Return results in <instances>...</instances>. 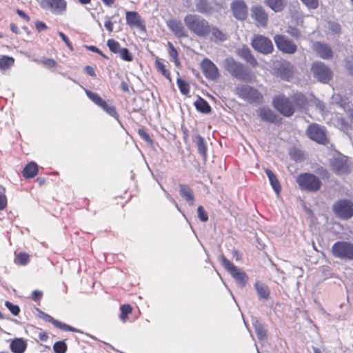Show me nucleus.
<instances>
[{"instance_id":"obj_1","label":"nucleus","mask_w":353,"mask_h":353,"mask_svg":"<svg viewBox=\"0 0 353 353\" xmlns=\"http://www.w3.org/2000/svg\"><path fill=\"white\" fill-rule=\"evenodd\" d=\"M224 69L234 78L245 82H252L256 79L254 73L249 70L242 63L233 57L223 60Z\"/></svg>"},{"instance_id":"obj_2","label":"nucleus","mask_w":353,"mask_h":353,"mask_svg":"<svg viewBox=\"0 0 353 353\" xmlns=\"http://www.w3.org/2000/svg\"><path fill=\"white\" fill-rule=\"evenodd\" d=\"M185 25L188 30L199 38L209 37L210 23L205 18L196 14H188L183 19Z\"/></svg>"},{"instance_id":"obj_3","label":"nucleus","mask_w":353,"mask_h":353,"mask_svg":"<svg viewBox=\"0 0 353 353\" xmlns=\"http://www.w3.org/2000/svg\"><path fill=\"white\" fill-rule=\"evenodd\" d=\"M219 261L241 288L245 286L248 281V276L245 272L235 266L223 254L220 256Z\"/></svg>"},{"instance_id":"obj_4","label":"nucleus","mask_w":353,"mask_h":353,"mask_svg":"<svg viewBox=\"0 0 353 353\" xmlns=\"http://www.w3.org/2000/svg\"><path fill=\"white\" fill-rule=\"evenodd\" d=\"M296 182L301 190L308 192H316L321 187V181L312 173H301L296 177Z\"/></svg>"},{"instance_id":"obj_5","label":"nucleus","mask_w":353,"mask_h":353,"mask_svg":"<svg viewBox=\"0 0 353 353\" xmlns=\"http://www.w3.org/2000/svg\"><path fill=\"white\" fill-rule=\"evenodd\" d=\"M305 134L310 140L319 144L326 145L329 143L325 126L316 123H310L305 130Z\"/></svg>"},{"instance_id":"obj_6","label":"nucleus","mask_w":353,"mask_h":353,"mask_svg":"<svg viewBox=\"0 0 353 353\" xmlns=\"http://www.w3.org/2000/svg\"><path fill=\"white\" fill-rule=\"evenodd\" d=\"M235 94L250 103H260L263 101V95L256 89L248 85H237Z\"/></svg>"},{"instance_id":"obj_7","label":"nucleus","mask_w":353,"mask_h":353,"mask_svg":"<svg viewBox=\"0 0 353 353\" xmlns=\"http://www.w3.org/2000/svg\"><path fill=\"white\" fill-rule=\"evenodd\" d=\"M332 211L338 218L347 220L353 216V202L349 199H339L333 204Z\"/></svg>"},{"instance_id":"obj_8","label":"nucleus","mask_w":353,"mask_h":353,"mask_svg":"<svg viewBox=\"0 0 353 353\" xmlns=\"http://www.w3.org/2000/svg\"><path fill=\"white\" fill-rule=\"evenodd\" d=\"M272 105L282 115L291 117L295 112V107L289 98L285 95H276L273 98Z\"/></svg>"},{"instance_id":"obj_9","label":"nucleus","mask_w":353,"mask_h":353,"mask_svg":"<svg viewBox=\"0 0 353 353\" xmlns=\"http://www.w3.org/2000/svg\"><path fill=\"white\" fill-rule=\"evenodd\" d=\"M311 71L313 76L317 80L323 83H328L333 77L332 70L324 63L314 61L311 66Z\"/></svg>"},{"instance_id":"obj_10","label":"nucleus","mask_w":353,"mask_h":353,"mask_svg":"<svg viewBox=\"0 0 353 353\" xmlns=\"http://www.w3.org/2000/svg\"><path fill=\"white\" fill-rule=\"evenodd\" d=\"M85 92L87 97L97 106L101 108L104 112H105L110 116L114 117L116 119H119V114L117 111L116 108L114 105L108 104L105 100H103L97 93L93 92L90 90L85 89Z\"/></svg>"},{"instance_id":"obj_11","label":"nucleus","mask_w":353,"mask_h":353,"mask_svg":"<svg viewBox=\"0 0 353 353\" xmlns=\"http://www.w3.org/2000/svg\"><path fill=\"white\" fill-rule=\"evenodd\" d=\"M252 47L263 54H268L273 52L274 46L271 40L261 34H254L251 41Z\"/></svg>"},{"instance_id":"obj_12","label":"nucleus","mask_w":353,"mask_h":353,"mask_svg":"<svg viewBox=\"0 0 353 353\" xmlns=\"http://www.w3.org/2000/svg\"><path fill=\"white\" fill-rule=\"evenodd\" d=\"M332 252L335 257L353 260V243L337 241L332 245Z\"/></svg>"},{"instance_id":"obj_13","label":"nucleus","mask_w":353,"mask_h":353,"mask_svg":"<svg viewBox=\"0 0 353 353\" xmlns=\"http://www.w3.org/2000/svg\"><path fill=\"white\" fill-rule=\"evenodd\" d=\"M201 71L205 77L211 81L217 80L219 77V71L216 65L209 59H203L200 64Z\"/></svg>"},{"instance_id":"obj_14","label":"nucleus","mask_w":353,"mask_h":353,"mask_svg":"<svg viewBox=\"0 0 353 353\" xmlns=\"http://www.w3.org/2000/svg\"><path fill=\"white\" fill-rule=\"evenodd\" d=\"M274 41L276 47L283 52L294 54L296 51L297 47L296 44L284 35H275L274 37Z\"/></svg>"},{"instance_id":"obj_15","label":"nucleus","mask_w":353,"mask_h":353,"mask_svg":"<svg viewBox=\"0 0 353 353\" xmlns=\"http://www.w3.org/2000/svg\"><path fill=\"white\" fill-rule=\"evenodd\" d=\"M166 26L176 37L181 39L188 37V32L181 20L176 18L169 19L166 21Z\"/></svg>"},{"instance_id":"obj_16","label":"nucleus","mask_w":353,"mask_h":353,"mask_svg":"<svg viewBox=\"0 0 353 353\" xmlns=\"http://www.w3.org/2000/svg\"><path fill=\"white\" fill-rule=\"evenodd\" d=\"M126 23L131 28H137L141 30H145V25L141 15L135 11H128L125 13Z\"/></svg>"},{"instance_id":"obj_17","label":"nucleus","mask_w":353,"mask_h":353,"mask_svg":"<svg viewBox=\"0 0 353 353\" xmlns=\"http://www.w3.org/2000/svg\"><path fill=\"white\" fill-rule=\"evenodd\" d=\"M257 114L262 121L274 124L281 123V118L268 107L260 108L257 110Z\"/></svg>"},{"instance_id":"obj_18","label":"nucleus","mask_w":353,"mask_h":353,"mask_svg":"<svg viewBox=\"0 0 353 353\" xmlns=\"http://www.w3.org/2000/svg\"><path fill=\"white\" fill-rule=\"evenodd\" d=\"M43 6L53 13L61 14L66 10L67 2L65 0H43Z\"/></svg>"},{"instance_id":"obj_19","label":"nucleus","mask_w":353,"mask_h":353,"mask_svg":"<svg viewBox=\"0 0 353 353\" xmlns=\"http://www.w3.org/2000/svg\"><path fill=\"white\" fill-rule=\"evenodd\" d=\"M252 17L257 23V26L265 28L268 25V15L261 6H254L252 8Z\"/></svg>"},{"instance_id":"obj_20","label":"nucleus","mask_w":353,"mask_h":353,"mask_svg":"<svg viewBox=\"0 0 353 353\" xmlns=\"http://www.w3.org/2000/svg\"><path fill=\"white\" fill-rule=\"evenodd\" d=\"M231 9L237 19L243 21L246 19L248 8L244 2L238 0L234 1L231 4Z\"/></svg>"},{"instance_id":"obj_21","label":"nucleus","mask_w":353,"mask_h":353,"mask_svg":"<svg viewBox=\"0 0 353 353\" xmlns=\"http://www.w3.org/2000/svg\"><path fill=\"white\" fill-rule=\"evenodd\" d=\"M314 50L319 57L323 59H331L333 57L332 49L325 43L316 42L314 44Z\"/></svg>"},{"instance_id":"obj_22","label":"nucleus","mask_w":353,"mask_h":353,"mask_svg":"<svg viewBox=\"0 0 353 353\" xmlns=\"http://www.w3.org/2000/svg\"><path fill=\"white\" fill-rule=\"evenodd\" d=\"M276 73L282 79L289 81L294 74V68L290 63L283 62L277 68Z\"/></svg>"},{"instance_id":"obj_23","label":"nucleus","mask_w":353,"mask_h":353,"mask_svg":"<svg viewBox=\"0 0 353 353\" xmlns=\"http://www.w3.org/2000/svg\"><path fill=\"white\" fill-rule=\"evenodd\" d=\"M238 55L244 59L252 67L255 68L258 66L259 63L254 56L252 54L250 49L248 46H243L237 50Z\"/></svg>"},{"instance_id":"obj_24","label":"nucleus","mask_w":353,"mask_h":353,"mask_svg":"<svg viewBox=\"0 0 353 353\" xmlns=\"http://www.w3.org/2000/svg\"><path fill=\"white\" fill-rule=\"evenodd\" d=\"M209 37L214 42H223L227 39V34L215 26L210 25Z\"/></svg>"},{"instance_id":"obj_25","label":"nucleus","mask_w":353,"mask_h":353,"mask_svg":"<svg viewBox=\"0 0 353 353\" xmlns=\"http://www.w3.org/2000/svg\"><path fill=\"white\" fill-rule=\"evenodd\" d=\"M27 348V343L22 338H16L11 341L10 349L13 353H23Z\"/></svg>"},{"instance_id":"obj_26","label":"nucleus","mask_w":353,"mask_h":353,"mask_svg":"<svg viewBox=\"0 0 353 353\" xmlns=\"http://www.w3.org/2000/svg\"><path fill=\"white\" fill-rule=\"evenodd\" d=\"M181 196L190 205H194V196L192 188L185 184H179Z\"/></svg>"},{"instance_id":"obj_27","label":"nucleus","mask_w":353,"mask_h":353,"mask_svg":"<svg viewBox=\"0 0 353 353\" xmlns=\"http://www.w3.org/2000/svg\"><path fill=\"white\" fill-rule=\"evenodd\" d=\"M44 319L53 324L56 327L59 328L64 331H71L73 332H80V331L73 327H71L70 325H68L67 324H65L58 320L54 319L53 317L50 316L49 314H45L44 315Z\"/></svg>"},{"instance_id":"obj_28","label":"nucleus","mask_w":353,"mask_h":353,"mask_svg":"<svg viewBox=\"0 0 353 353\" xmlns=\"http://www.w3.org/2000/svg\"><path fill=\"white\" fill-rule=\"evenodd\" d=\"M39 172V166L34 162L28 163L22 171L23 176L26 179H31L34 177Z\"/></svg>"},{"instance_id":"obj_29","label":"nucleus","mask_w":353,"mask_h":353,"mask_svg":"<svg viewBox=\"0 0 353 353\" xmlns=\"http://www.w3.org/2000/svg\"><path fill=\"white\" fill-rule=\"evenodd\" d=\"M196 8L199 12L204 14H210L214 10L208 0H196Z\"/></svg>"},{"instance_id":"obj_30","label":"nucleus","mask_w":353,"mask_h":353,"mask_svg":"<svg viewBox=\"0 0 353 353\" xmlns=\"http://www.w3.org/2000/svg\"><path fill=\"white\" fill-rule=\"evenodd\" d=\"M154 65L157 70L170 82H172L171 73L168 69H166V65L164 64L163 60L158 57H156Z\"/></svg>"},{"instance_id":"obj_31","label":"nucleus","mask_w":353,"mask_h":353,"mask_svg":"<svg viewBox=\"0 0 353 353\" xmlns=\"http://www.w3.org/2000/svg\"><path fill=\"white\" fill-rule=\"evenodd\" d=\"M265 3L276 12H281L286 6L285 0H265Z\"/></svg>"},{"instance_id":"obj_32","label":"nucleus","mask_w":353,"mask_h":353,"mask_svg":"<svg viewBox=\"0 0 353 353\" xmlns=\"http://www.w3.org/2000/svg\"><path fill=\"white\" fill-rule=\"evenodd\" d=\"M194 105L196 109L200 112L207 114L211 112V107L209 103L201 97H198Z\"/></svg>"},{"instance_id":"obj_33","label":"nucleus","mask_w":353,"mask_h":353,"mask_svg":"<svg viewBox=\"0 0 353 353\" xmlns=\"http://www.w3.org/2000/svg\"><path fill=\"white\" fill-rule=\"evenodd\" d=\"M195 143L197 148L198 152L201 155L203 159L206 161L207 159V147L205 143L204 139L200 136L197 135L195 137Z\"/></svg>"},{"instance_id":"obj_34","label":"nucleus","mask_w":353,"mask_h":353,"mask_svg":"<svg viewBox=\"0 0 353 353\" xmlns=\"http://www.w3.org/2000/svg\"><path fill=\"white\" fill-rule=\"evenodd\" d=\"M294 105L298 108H303L307 104V97L303 93L298 92L291 97Z\"/></svg>"},{"instance_id":"obj_35","label":"nucleus","mask_w":353,"mask_h":353,"mask_svg":"<svg viewBox=\"0 0 353 353\" xmlns=\"http://www.w3.org/2000/svg\"><path fill=\"white\" fill-rule=\"evenodd\" d=\"M255 289L257 292L259 299H268L270 292L269 288L267 285H265L263 283H255Z\"/></svg>"},{"instance_id":"obj_36","label":"nucleus","mask_w":353,"mask_h":353,"mask_svg":"<svg viewBox=\"0 0 353 353\" xmlns=\"http://www.w3.org/2000/svg\"><path fill=\"white\" fill-rule=\"evenodd\" d=\"M265 173L268 176L270 184H271L272 187L273 188V189L274 190V191L276 193H279V192L281 191V187L279 180L277 179L276 176L269 169H267L265 170Z\"/></svg>"},{"instance_id":"obj_37","label":"nucleus","mask_w":353,"mask_h":353,"mask_svg":"<svg viewBox=\"0 0 353 353\" xmlns=\"http://www.w3.org/2000/svg\"><path fill=\"white\" fill-rule=\"evenodd\" d=\"M167 46L168 48V52L171 60L174 63L176 66H179L180 65V60L179 58V53L177 50L170 41L167 43Z\"/></svg>"},{"instance_id":"obj_38","label":"nucleus","mask_w":353,"mask_h":353,"mask_svg":"<svg viewBox=\"0 0 353 353\" xmlns=\"http://www.w3.org/2000/svg\"><path fill=\"white\" fill-rule=\"evenodd\" d=\"M14 63V59L12 57L2 55L0 57V70H6Z\"/></svg>"},{"instance_id":"obj_39","label":"nucleus","mask_w":353,"mask_h":353,"mask_svg":"<svg viewBox=\"0 0 353 353\" xmlns=\"http://www.w3.org/2000/svg\"><path fill=\"white\" fill-rule=\"evenodd\" d=\"M30 262V255L25 252H20L16 254L14 263L19 265H26Z\"/></svg>"},{"instance_id":"obj_40","label":"nucleus","mask_w":353,"mask_h":353,"mask_svg":"<svg viewBox=\"0 0 353 353\" xmlns=\"http://www.w3.org/2000/svg\"><path fill=\"white\" fill-rule=\"evenodd\" d=\"M176 84L182 94L185 96L189 94L190 91V86L188 82L181 78H177Z\"/></svg>"},{"instance_id":"obj_41","label":"nucleus","mask_w":353,"mask_h":353,"mask_svg":"<svg viewBox=\"0 0 353 353\" xmlns=\"http://www.w3.org/2000/svg\"><path fill=\"white\" fill-rule=\"evenodd\" d=\"M121 314H120V319L123 322H125L128 319V316L132 312V307L129 304L122 305L120 307Z\"/></svg>"},{"instance_id":"obj_42","label":"nucleus","mask_w":353,"mask_h":353,"mask_svg":"<svg viewBox=\"0 0 353 353\" xmlns=\"http://www.w3.org/2000/svg\"><path fill=\"white\" fill-rule=\"evenodd\" d=\"M8 206V198L6 189L4 186L0 185V211L4 210Z\"/></svg>"},{"instance_id":"obj_43","label":"nucleus","mask_w":353,"mask_h":353,"mask_svg":"<svg viewBox=\"0 0 353 353\" xmlns=\"http://www.w3.org/2000/svg\"><path fill=\"white\" fill-rule=\"evenodd\" d=\"M107 46H108L110 50L115 54L119 53L122 48L120 43L113 39H110L107 41Z\"/></svg>"},{"instance_id":"obj_44","label":"nucleus","mask_w":353,"mask_h":353,"mask_svg":"<svg viewBox=\"0 0 353 353\" xmlns=\"http://www.w3.org/2000/svg\"><path fill=\"white\" fill-rule=\"evenodd\" d=\"M53 350L55 353H65L68 350V345L63 341H59L54 344Z\"/></svg>"},{"instance_id":"obj_45","label":"nucleus","mask_w":353,"mask_h":353,"mask_svg":"<svg viewBox=\"0 0 353 353\" xmlns=\"http://www.w3.org/2000/svg\"><path fill=\"white\" fill-rule=\"evenodd\" d=\"M121 59L125 61H132L133 57L130 52L129 50L126 48H122L119 52Z\"/></svg>"},{"instance_id":"obj_46","label":"nucleus","mask_w":353,"mask_h":353,"mask_svg":"<svg viewBox=\"0 0 353 353\" xmlns=\"http://www.w3.org/2000/svg\"><path fill=\"white\" fill-rule=\"evenodd\" d=\"M39 62L43 65L44 66L48 68H56L58 65L57 62L51 58L43 57L42 59L39 61Z\"/></svg>"},{"instance_id":"obj_47","label":"nucleus","mask_w":353,"mask_h":353,"mask_svg":"<svg viewBox=\"0 0 353 353\" xmlns=\"http://www.w3.org/2000/svg\"><path fill=\"white\" fill-rule=\"evenodd\" d=\"M5 305L13 315L17 316L19 314L20 308L17 305H14L10 301H6Z\"/></svg>"},{"instance_id":"obj_48","label":"nucleus","mask_w":353,"mask_h":353,"mask_svg":"<svg viewBox=\"0 0 353 353\" xmlns=\"http://www.w3.org/2000/svg\"><path fill=\"white\" fill-rule=\"evenodd\" d=\"M138 134L141 137V138L145 142L150 144H152V139L150 138L149 134L146 132V130L144 128H139L138 130Z\"/></svg>"},{"instance_id":"obj_49","label":"nucleus","mask_w":353,"mask_h":353,"mask_svg":"<svg viewBox=\"0 0 353 353\" xmlns=\"http://www.w3.org/2000/svg\"><path fill=\"white\" fill-rule=\"evenodd\" d=\"M287 32L290 36H292V37L296 38V39L300 37L301 35V30L299 28L294 27L292 26H289L288 27Z\"/></svg>"},{"instance_id":"obj_50","label":"nucleus","mask_w":353,"mask_h":353,"mask_svg":"<svg viewBox=\"0 0 353 353\" xmlns=\"http://www.w3.org/2000/svg\"><path fill=\"white\" fill-rule=\"evenodd\" d=\"M197 213H198V216L201 221L205 222L208 220V213L206 212V211L205 210V209L203 208V206L199 205L198 207Z\"/></svg>"},{"instance_id":"obj_51","label":"nucleus","mask_w":353,"mask_h":353,"mask_svg":"<svg viewBox=\"0 0 353 353\" xmlns=\"http://www.w3.org/2000/svg\"><path fill=\"white\" fill-rule=\"evenodd\" d=\"M309 9H316L319 6V0H301Z\"/></svg>"},{"instance_id":"obj_52","label":"nucleus","mask_w":353,"mask_h":353,"mask_svg":"<svg viewBox=\"0 0 353 353\" xmlns=\"http://www.w3.org/2000/svg\"><path fill=\"white\" fill-rule=\"evenodd\" d=\"M256 332L259 339H263L266 336V331L262 326L256 327Z\"/></svg>"},{"instance_id":"obj_53","label":"nucleus","mask_w":353,"mask_h":353,"mask_svg":"<svg viewBox=\"0 0 353 353\" xmlns=\"http://www.w3.org/2000/svg\"><path fill=\"white\" fill-rule=\"evenodd\" d=\"M59 34L60 37L61 38V39L63 40V41L65 43V45L70 49L72 50V43L70 42V41L69 40L68 37L62 32H59Z\"/></svg>"},{"instance_id":"obj_54","label":"nucleus","mask_w":353,"mask_h":353,"mask_svg":"<svg viewBox=\"0 0 353 353\" xmlns=\"http://www.w3.org/2000/svg\"><path fill=\"white\" fill-rule=\"evenodd\" d=\"M35 28L36 29L39 31V32H41V31H43V30H47L48 27L46 25L45 23L42 22V21H37L36 23H35Z\"/></svg>"},{"instance_id":"obj_55","label":"nucleus","mask_w":353,"mask_h":353,"mask_svg":"<svg viewBox=\"0 0 353 353\" xmlns=\"http://www.w3.org/2000/svg\"><path fill=\"white\" fill-rule=\"evenodd\" d=\"M88 48L91 50L92 52H96L99 54H100L101 57H103L105 59H108V57L104 54L98 48H97L94 46H88Z\"/></svg>"},{"instance_id":"obj_56","label":"nucleus","mask_w":353,"mask_h":353,"mask_svg":"<svg viewBox=\"0 0 353 353\" xmlns=\"http://www.w3.org/2000/svg\"><path fill=\"white\" fill-rule=\"evenodd\" d=\"M16 12L20 17L23 19L25 21L28 22L30 20V17L28 14H26L23 10L20 9H17Z\"/></svg>"},{"instance_id":"obj_57","label":"nucleus","mask_w":353,"mask_h":353,"mask_svg":"<svg viewBox=\"0 0 353 353\" xmlns=\"http://www.w3.org/2000/svg\"><path fill=\"white\" fill-rule=\"evenodd\" d=\"M85 72L88 75H90L91 77H96L95 70H94V68L90 65H87L85 67Z\"/></svg>"},{"instance_id":"obj_58","label":"nucleus","mask_w":353,"mask_h":353,"mask_svg":"<svg viewBox=\"0 0 353 353\" xmlns=\"http://www.w3.org/2000/svg\"><path fill=\"white\" fill-rule=\"evenodd\" d=\"M42 292L40 291L35 290L32 293V298L34 301H39L42 297Z\"/></svg>"},{"instance_id":"obj_59","label":"nucleus","mask_w":353,"mask_h":353,"mask_svg":"<svg viewBox=\"0 0 353 353\" xmlns=\"http://www.w3.org/2000/svg\"><path fill=\"white\" fill-rule=\"evenodd\" d=\"M345 67L349 74L353 77V61H347Z\"/></svg>"},{"instance_id":"obj_60","label":"nucleus","mask_w":353,"mask_h":353,"mask_svg":"<svg viewBox=\"0 0 353 353\" xmlns=\"http://www.w3.org/2000/svg\"><path fill=\"white\" fill-rule=\"evenodd\" d=\"M104 26L109 31V32H112L113 31V23L111 20L108 19L105 21Z\"/></svg>"},{"instance_id":"obj_61","label":"nucleus","mask_w":353,"mask_h":353,"mask_svg":"<svg viewBox=\"0 0 353 353\" xmlns=\"http://www.w3.org/2000/svg\"><path fill=\"white\" fill-rule=\"evenodd\" d=\"M232 256L236 260L239 261L241 259V255L239 252L236 250H234L232 252Z\"/></svg>"},{"instance_id":"obj_62","label":"nucleus","mask_w":353,"mask_h":353,"mask_svg":"<svg viewBox=\"0 0 353 353\" xmlns=\"http://www.w3.org/2000/svg\"><path fill=\"white\" fill-rule=\"evenodd\" d=\"M39 338L41 341H46L48 339V335L46 332H43L39 333Z\"/></svg>"},{"instance_id":"obj_63","label":"nucleus","mask_w":353,"mask_h":353,"mask_svg":"<svg viewBox=\"0 0 353 353\" xmlns=\"http://www.w3.org/2000/svg\"><path fill=\"white\" fill-rule=\"evenodd\" d=\"M103 3L108 6V7H112L115 2V0H101Z\"/></svg>"},{"instance_id":"obj_64","label":"nucleus","mask_w":353,"mask_h":353,"mask_svg":"<svg viewBox=\"0 0 353 353\" xmlns=\"http://www.w3.org/2000/svg\"><path fill=\"white\" fill-rule=\"evenodd\" d=\"M10 30L14 33H18L19 31L18 27L14 23L10 24Z\"/></svg>"}]
</instances>
